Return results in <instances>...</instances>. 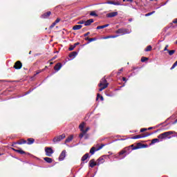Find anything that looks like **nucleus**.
I'll return each mask as SVG.
<instances>
[{
    "label": "nucleus",
    "mask_w": 177,
    "mask_h": 177,
    "mask_svg": "<svg viewBox=\"0 0 177 177\" xmlns=\"http://www.w3.org/2000/svg\"><path fill=\"white\" fill-rule=\"evenodd\" d=\"M50 66H52V64H53V62H50Z\"/></svg>",
    "instance_id": "nucleus-58"
},
{
    "label": "nucleus",
    "mask_w": 177,
    "mask_h": 177,
    "mask_svg": "<svg viewBox=\"0 0 177 177\" xmlns=\"http://www.w3.org/2000/svg\"><path fill=\"white\" fill-rule=\"evenodd\" d=\"M84 127H85V123H84V122H82V123L80 124L79 128H80L81 132L83 131Z\"/></svg>",
    "instance_id": "nucleus-29"
},
{
    "label": "nucleus",
    "mask_w": 177,
    "mask_h": 177,
    "mask_svg": "<svg viewBox=\"0 0 177 177\" xmlns=\"http://www.w3.org/2000/svg\"><path fill=\"white\" fill-rule=\"evenodd\" d=\"M77 55H78V53H77V51H73L69 54V57L71 59H74Z\"/></svg>",
    "instance_id": "nucleus-22"
},
{
    "label": "nucleus",
    "mask_w": 177,
    "mask_h": 177,
    "mask_svg": "<svg viewBox=\"0 0 177 177\" xmlns=\"http://www.w3.org/2000/svg\"><path fill=\"white\" fill-rule=\"evenodd\" d=\"M103 147H104V145H103V144H102L98 147H91V149H90V154L93 156V154H95V151H99V150H101V149H103Z\"/></svg>",
    "instance_id": "nucleus-7"
},
{
    "label": "nucleus",
    "mask_w": 177,
    "mask_h": 177,
    "mask_svg": "<svg viewBox=\"0 0 177 177\" xmlns=\"http://www.w3.org/2000/svg\"><path fill=\"white\" fill-rule=\"evenodd\" d=\"M88 131H89V127H86V129H84L79 135L80 139H82V138H84V135H85Z\"/></svg>",
    "instance_id": "nucleus-15"
},
{
    "label": "nucleus",
    "mask_w": 177,
    "mask_h": 177,
    "mask_svg": "<svg viewBox=\"0 0 177 177\" xmlns=\"http://www.w3.org/2000/svg\"><path fill=\"white\" fill-rule=\"evenodd\" d=\"M77 45H80V42L75 43V44L73 45V46H75V48Z\"/></svg>",
    "instance_id": "nucleus-52"
},
{
    "label": "nucleus",
    "mask_w": 177,
    "mask_h": 177,
    "mask_svg": "<svg viewBox=\"0 0 177 177\" xmlns=\"http://www.w3.org/2000/svg\"><path fill=\"white\" fill-rule=\"evenodd\" d=\"M104 26V28H106V27H109V24H105V25H103Z\"/></svg>",
    "instance_id": "nucleus-54"
},
{
    "label": "nucleus",
    "mask_w": 177,
    "mask_h": 177,
    "mask_svg": "<svg viewBox=\"0 0 177 177\" xmlns=\"http://www.w3.org/2000/svg\"><path fill=\"white\" fill-rule=\"evenodd\" d=\"M50 15H52V12L50 11H48L47 12L42 14L41 15V19H48L49 17V16H50Z\"/></svg>",
    "instance_id": "nucleus-14"
},
{
    "label": "nucleus",
    "mask_w": 177,
    "mask_h": 177,
    "mask_svg": "<svg viewBox=\"0 0 177 177\" xmlns=\"http://www.w3.org/2000/svg\"><path fill=\"white\" fill-rule=\"evenodd\" d=\"M84 139L86 140V139H89V134L85 133L84 134Z\"/></svg>",
    "instance_id": "nucleus-38"
},
{
    "label": "nucleus",
    "mask_w": 177,
    "mask_h": 177,
    "mask_svg": "<svg viewBox=\"0 0 177 177\" xmlns=\"http://www.w3.org/2000/svg\"><path fill=\"white\" fill-rule=\"evenodd\" d=\"M26 143H27V140H26L24 139H21L17 141L18 145H26Z\"/></svg>",
    "instance_id": "nucleus-25"
},
{
    "label": "nucleus",
    "mask_w": 177,
    "mask_h": 177,
    "mask_svg": "<svg viewBox=\"0 0 177 177\" xmlns=\"http://www.w3.org/2000/svg\"><path fill=\"white\" fill-rule=\"evenodd\" d=\"M122 81H124V82H127V77H122Z\"/></svg>",
    "instance_id": "nucleus-51"
},
{
    "label": "nucleus",
    "mask_w": 177,
    "mask_h": 177,
    "mask_svg": "<svg viewBox=\"0 0 177 177\" xmlns=\"http://www.w3.org/2000/svg\"><path fill=\"white\" fill-rule=\"evenodd\" d=\"M131 147H132V150H138L139 149H145L147 147V145L142 144V142H138L136 145H131Z\"/></svg>",
    "instance_id": "nucleus-5"
},
{
    "label": "nucleus",
    "mask_w": 177,
    "mask_h": 177,
    "mask_svg": "<svg viewBox=\"0 0 177 177\" xmlns=\"http://www.w3.org/2000/svg\"><path fill=\"white\" fill-rule=\"evenodd\" d=\"M116 34H120L121 35H125V34H131V30L128 28H119L115 31Z\"/></svg>",
    "instance_id": "nucleus-6"
},
{
    "label": "nucleus",
    "mask_w": 177,
    "mask_h": 177,
    "mask_svg": "<svg viewBox=\"0 0 177 177\" xmlns=\"http://www.w3.org/2000/svg\"><path fill=\"white\" fill-rule=\"evenodd\" d=\"M93 23V19H88L87 21H84V26H91Z\"/></svg>",
    "instance_id": "nucleus-18"
},
{
    "label": "nucleus",
    "mask_w": 177,
    "mask_h": 177,
    "mask_svg": "<svg viewBox=\"0 0 177 177\" xmlns=\"http://www.w3.org/2000/svg\"><path fill=\"white\" fill-rule=\"evenodd\" d=\"M113 5L115 6H120L121 5V3L120 1H113Z\"/></svg>",
    "instance_id": "nucleus-36"
},
{
    "label": "nucleus",
    "mask_w": 177,
    "mask_h": 177,
    "mask_svg": "<svg viewBox=\"0 0 177 177\" xmlns=\"http://www.w3.org/2000/svg\"><path fill=\"white\" fill-rule=\"evenodd\" d=\"M42 71H36V74L35 75H38Z\"/></svg>",
    "instance_id": "nucleus-50"
},
{
    "label": "nucleus",
    "mask_w": 177,
    "mask_h": 177,
    "mask_svg": "<svg viewBox=\"0 0 177 177\" xmlns=\"http://www.w3.org/2000/svg\"><path fill=\"white\" fill-rule=\"evenodd\" d=\"M62 63H57L55 66H54V70H55V71H59L60 70V68H62Z\"/></svg>",
    "instance_id": "nucleus-19"
},
{
    "label": "nucleus",
    "mask_w": 177,
    "mask_h": 177,
    "mask_svg": "<svg viewBox=\"0 0 177 177\" xmlns=\"http://www.w3.org/2000/svg\"><path fill=\"white\" fill-rule=\"evenodd\" d=\"M145 131H147V129L146 128H142L140 130V132H145Z\"/></svg>",
    "instance_id": "nucleus-43"
},
{
    "label": "nucleus",
    "mask_w": 177,
    "mask_h": 177,
    "mask_svg": "<svg viewBox=\"0 0 177 177\" xmlns=\"http://www.w3.org/2000/svg\"><path fill=\"white\" fill-rule=\"evenodd\" d=\"M176 44H177V40H176Z\"/></svg>",
    "instance_id": "nucleus-62"
},
{
    "label": "nucleus",
    "mask_w": 177,
    "mask_h": 177,
    "mask_svg": "<svg viewBox=\"0 0 177 177\" xmlns=\"http://www.w3.org/2000/svg\"><path fill=\"white\" fill-rule=\"evenodd\" d=\"M77 24H85V21L81 20L77 22Z\"/></svg>",
    "instance_id": "nucleus-40"
},
{
    "label": "nucleus",
    "mask_w": 177,
    "mask_h": 177,
    "mask_svg": "<svg viewBox=\"0 0 177 177\" xmlns=\"http://www.w3.org/2000/svg\"><path fill=\"white\" fill-rule=\"evenodd\" d=\"M66 158V150H63L59 155V161H63Z\"/></svg>",
    "instance_id": "nucleus-16"
},
{
    "label": "nucleus",
    "mask_w": 177,
    "mask_h": 177,
    "mask_svg": "<svg viewBox=\"0 0 177 177\" xmlns=\"http://www.w3.org/2000/svg\"><path fill=\"white\" fill-rule=\"evenodd\" d=\"M153 13H156V11H152L151 12L145 14V17H147L149 16H151V15H153Z\"/></svg>",
    "instance_id": "nucleus-35"
},
{
    "label": "nucleus",
    "mask_w": 177,
    "mask_h": 177,
    "mask_svg": "<svg viewBox=\"0 0 177 177\" xmlns=\"http://www.w3.org/2000/svg\"><path fill=\"white\" fill-rule=\"evenodd\" d=\"M153 48L151 47V46H147V48H145V52H150V50H151Z\"/></svg>",
    "instance_id": "nucleus-32"
},
{
    "label": "nucleus",
    "mask_w": 177,
    "mask_h": 177,
    "mask_svg": "<svg viewBox=\"0 0 177 177\" xmlns=\"http://www.w3.org/2000/svg\"><path fill=\"white\" fill-rule=\"evenodd\" d=\"M65 138L66 134L62 133V135L56 136L55 137H54V138L53 139V142L55 145V143H59V142H62V140Z\"/></svg>",
    "instance_id": "nucleus-4"
},
{
    "label": "nucleus",
    "mask_w": 177,
    "mask_h": 177,
    "mask_svg": "<svg viewBox=\"0 0 177 177\" xmlns=\"http://www.w3.org/2000/svg\"><path fill=\"white\" fill-rule=\"evenodd\" d=\"M13 67H14V68H15V70H20V68H21V67H23V64L20 61H17L15 63Z\"/></svg>",
    "instance_id": "nucleus-11"
},
{
    "label": "nucleus",
    "mask_w": 177,
    "mask_h": 177,
    "mask_svg": "<svg viewBox=\"0 0 177 177\" xmlns=\"http://www.w3.org/2000/svg\"><path fill=\"white\" fill-rule=\"evenodd\" d=\"M35 142V139L30 138H28L26 143L27 145H32Z\"/></svg>",
    "instance_id": "nucleus-21"
},
{
    "label": "nucleus",
    "mask_w": 177,
    "mask_h": 177,
    "mask_svg": "<svg viewBox=\"0 0 177 177\" xmlns=\"http://www.w3.org/2000/svg\"><path fill=\"white\" fill-rule=\"evenodd\" d=\"M15 145H19V144L17 143V141L15 142H14V143L12 145V147H16V146H15Z\"/></svg>",
    "instance_id": "nucleus-46"
},
{
    "label": "nucleus",
    "mask_w": 177,
    "mask_h": 177,
    "mask_svg": "<svg viewBox=\"0 0 177 177\" xmlns=\"http://www.w3.org/2000/svg\"><path fill=\"white\" fill-rule=\"evenodd\" d=\"M60 21V18H57L55 21V24H57V23H59Z\"/></svg>",
    "instance_id": "nucleus-42"
},
{
    "label": "nucleus",
    "mask_w": 177,
    "mask_h": 177,
    "mask_svg": "<svg viewBox=\"0 0 177 177\" xmlns=\"http://www.w3.org/2000/svg\"><path fill=\"white\" fill-rule=\"evenodd\" d=\"M147 60H149V58H147L146 57H142V58H141V62L142 63H145V62H147Z\"/></svg>",
    "instance_id": "nucleus-34"
},
{
    "label": "nucleus",
    "mask_w": 177,
    "mask_h": 177,
    "mask_svg": "<svg viewBox=\"0 0 177 177\" xmlns=\"http://www.w3.org/2000/svg\"><path fill=\"white\" fill-rule=\"evenodd\" d=\"M104 3H108L109 5H114V1H108L105 2Z\"/></svg>",
    "instance_id": "nucleus-39"
},
{
    "label": "nucleus",
    "mask_w": 177,
    "mask_h": 177,
    "mask_svg": "<svg viewBox=\"0 0 177 177\" xmlns=\"http://www.w3.org/2000/svg\"><path fill=\"white\" fill-rule=\"evenodd\" d=\"M151 2H153V1H154V0H149Z\"/></svg>",
    "instance_id": "nucleus-60"
},
{
    "label": "nucleus",
    "mask_w": 177,
    "mask_h": 177,
    "mask_svg": "<svg viewBox=\"0 0 177 177\" xmlns=\"http://www.w3.org/2000/svg\"><path fill=\"white\" fill-rule=\"evenodd\" d=\"M90 16H94V17H97V14H96V12L95 11H92L91 12H90Z\"/></svg>",
    "instance_id": "nucleus-31"
},
{
    "label": "nucleus",
    "mask_w": 177,
    "mask_h": 177,
    "mask_svg": "<svg viewBox=\"0 0 177 177\" xmlns=\"http://www.w3.org/2000/svg\"><path fill=\"white\" fill-rule=\"evenodd\" d=\"M99 99H100V100L102 102H103V100H104V98L103 97V96L100 95V93L97 94V97H96V100H99Z\"/></svg>",
    "instance_id": "nucleus-28"
},
{
    "label": "nucleus",
    "mask_w": 177,
    "mask_h": 177,
    "mask_svg": "<svg viewBox=\"0 0 177 177\" xmlns=\"http://www.w3.org/2000/svg\"><path fill=\"white\" fill-rule=\"evenodd\" d=\"M29 55H31V51L29 52Z\"/></svg>",
    "instance_id": "nucleus-61"
},
{
    "label": "nucleus",
    "mask_w": 177,
    "mask_h": 177,
    "mask_svg": "<svg viewBox=\"0 0 177 177\" xmlns=\"http://www.w3.org/2000/svg\"><path fill=\"white\" fill-rule=\"evenodd\" d=\"M89 34H91V32H88L85 33V34L84 35V37H88V35H89Z\"/></svg>",
    "instance_id": "nucleus-49"
},
{
    "label": "nucleus",
    "mask_w": 177,
    "mask_h": 177,
    "mask_svg": "<svg viewBox=\"0 0 177 177\" xmlns=\"http://www.w3.org/2000/svg\"><path fill=\"white\" fill-rule=\"evenodd\" d=\"M55 26H56L55 22L53 23V24L50 25V28H53V27H55Z\"/></svg>",
    "instance_id": "nucleus-44"
},
{
    "label": "nucleus",
    "mask_w": 177,
    "mask_h": 177,
    "mask_svg": "<svg viewBox=\"0 0 177 177\" xmlns=\"http://www.w3.org/2000/svg\"><path fill=\"white\" fill-rule=\"evenodd\" d=\"M44 161H46V162H48V164H52V162H53V159L49 157L44 158Z\"/></svg>",
    "instance_id": "nucleus-20"
},
{
    "label": "nucleus",
    "mask_w": 177,
    "mask_h": 177,
    "mask_svg": "<svg viewBox=\"0 0 177 177\" xmlns=\"http://www.w3.org/2000/svg\"><path fill=\"white\" fill-rule=\"evenodd\" d=\"M164 52H165V51H167V52H168L169 50H168V48H167L166 47H165V48H164Z\"/></svg>",
    "instance_id": "nucleus-53"
},
{
    "label": "nucleus",
    "mask_w": 177,
    "mask_h": 177,
    "mask_svg": "<svg viewBox=\"0 0 177 177\" xmlns=\"http://www.w3.org/2000/svg\"><path fill=\"white\" fill-rule=\"evenodd\" d=\"M160 142V139L154 138L151 140V145H154L155 143H158Z\"/></svg>",
    "instance_id": "nucleus-30"
},
{
    "label": "nucleus",
    "mask_w": 177,
    "mask_h": 177,
    "mask_svg": "<svg viewBox=\"0 0 177 177\" xmlns=\"http://www.w3.org/2000/svg\"><path fill=\"white\" fill-rule=\"evenodd\" d=\"M173 23H174V24H177V19H174L173 20Z\"/></svg>",
    "instance_id": "nucleus-48"
},
{
    "label": "nucleus",
    "mask_w": 177,
    "mask_h": 177,
    "mask_svg": "<svg viewBox=\"0 0 177 177\" xmlns=\"http://www.w3.org/2000/svg\"><path fill=\"white\" fill-rule=\"evenodd\" d=\"M127 1V2H133V0H123V2H125Z\"/></svg>",
    "instance_id": "nucleus-47"
},
{
    "label": "nucleus",
    "mask_w": 177,
    "mask_h": 177,
    "mask_svg": "<svg viewBox=\"0 0 177 177\" xmlns=\"http://www.w3.org/2000/svg\"><path fill=\"white\" fill-rule=\"evenodd\" d=\"M82 28V25H75L73 27V30H81Z\"/></svg>",
    "instance_id": "nucleus-26"
},
{
    "label": "nucleus",
    "mask_w": 177,
    "mask_h": 177,
    "mask_svg": "<svg viewBox=\"0 0 177 177\" xmlns=\"http://www.w3.org/2000/svg\"><path fill=\"white\" fill-rule=\"evenodd\" d=\"M96 38L94 37V38H89V37H86L85 38V41H88V44L91 43V42H93V41H96Z\"/></svg>",
    "instance_id": "nucleus-27"
},
{
    "label": "nucleus",
    "mask_w": 177,
    "mask_h": 177,
    "mask_svg": "<svg viewBox=\"0 0 177 177\" xmlns=\"http://www.w3.org/2000/svg\"><path fill=\"white\" fill-rule=\"evenodd\" d=\"M96 165H97V160L95 161V159H91L89 161V167H91V168H93L96 167Z\"/></svg>",
    "instance_id": "nucleus-12"
},
{
    "label": "nucleus",
    "mask_w": 177,
    "mask_h": 177,
    "mask_svg": "<svg viewBox=\"0 0 177 177\" xmlns=\"http://www.w3.org/2000/svg\"><path fill=\"white\" fill-rule=\"evenodd\" d=\"M176 133L175 131H166L165 133H160L159 136H158V139H160V140H162L163 139H171V135Z\"/></svg>",
    "instance_id": "nucleus-2"
},
{
    "label": "nucleus",
    "mask_w": 177,
    "mask_h": 177,
    "mask_svg": "<svg viewBox=\"0 0 177 177\" xmlns=\"http://www.w3.org/2000/svg\"><path fill=\"white\" fill-rule=\"evenodd\" d=\"M0 156H2V154H1V153H0Z\"/></svg>",
    "instance_id": "nucleus-63"
},
{
    "label": "nucleus",
    "mask_w": 177,
    "mask_h": 177,
    "mask_svg": "<svg viewBox=\"0 0 177 177\" xmlns=\"http://www.w3.org/2000/svg\"><path fill=\"white\" fill-rule=\"evenodd\" d=\"M75 48V47L74 46H71L68 48V50H74V49Z\"/></svg>",
    "instance_id": "nucleus-41"
},
{
    "label": "nucleus",
    "mask_w": 177,
    "mask_h": 177,
    "mask_svg": "<svg viewBox=\"0 0 177 177\" xmlns=\"http://www.w3.org/2000/svg\"><path fill=\"white\" fill-rule=\"evenodd\" d=\"M88 158H89V153H86L82 156L81 160L84 162V161H86Z\"/></svg>",
    "instance_id": "nucleus-23"
},
{
    "label": "nucleus",
    "mask_w": 177,
    "mask_h": 177,
    "mask_svg": "<svg viewBox=\"0 0 177 177\" xmlns=\"http://www.w3.org/2000/svg\"><path fill=\"white\" fill-rule=\"evenodd\" d=\"M128 154H129V147H125L118 153V158L122 160V158H125Z\"/></svg>",
    "instance_id": "nucleus-1"
},
{
    "label": "nucleus",
    "mask_w": 177,
    "mask_h": 177,
    "mask_svg": "<svg viewBox=\"0 0 177 177\" xmlns=\"http://www.w3.org/2000/svg\"><path fill=\"white\" fill-rule=\"evenodd\" d=\"M129 21H132V19H129Z\"/></svg>",
    "instance_id": "nucleus-59"
},
{
    "label": "nucleus",
    "mask_w": 177,
    "mask_h": 177,
    "mask_svg": "<svg viewBox=\"0 0 177 177\" xmlns=\"http://www.w3.org/2000/svg\"><path fill=\"white\" fill-rule=\"evenodd\" d=\"M177 123V119L174 122L173 124H176Z\"/></svg>",
    "instance_id": "nucleus-56"
},
{
    "label": "nucleus",
    "mask_w": 177,
    "mask_h": 177,
    "mask_svg": "<svg viewBox=\"0 0 177 177\" xmlns=\"http://www.w3.org/2000/svg\"><path fill=\"white\" fill-rule=\"evenodd\" d=\"M147 131H150L151 129H156V127H149L148 129H147Z\"/></svg>",
    "instance_id": "nucleus-45"
},
{
    "label": "nucleus",
    "mask_w": 177,
    "mask_h": 177,
    "mask_svg": "<svg viewBox=\"0 0 177 177\" xmlns=\"http://www.w3.org/2000/svg\"><path fill=\"white\" fill-rule=\"evenodd\" d=\"M103 28H104V25H102V26H98L96 28V30H102V29H103Z\"/></svg>",
    "instance_id": "nucleus-37"
},
{
    "label": "nucleus",
    "mask_w": 177,
    "mask_h": 177,
    "mask_svg": "<svg viewBox=\"0 0 177 177\" xmlns=\"http://www.w3.org/2000/svg\"><path fill=\"white\" fill-rule=\"evenodd\" d=\"M167 52H168L169 56H172V55H174V53H175L176 50H169Z\"/></svg>",
    "instance_id": "nucleus-33"
},
{
    "label": "nucleus",
    "mask_w": 177,
    "mask_h": 177,
    "mask_svg": "<svg viewBox=\"0 0 177 177\" xmlns=\"http://www.w3.org/2000/svg\"><path fill=\"white\" fill-rule=\"evenodd\" d=\"M56 57H57L56 56L53 57L51 60H55V59H56Z\"/></svg>",
    "instance_id": "nucleus-55"
},
{
    "label": "nucleus",
    "mask_w": 177,
    "mask_h": 177,
    "mask_svg": "<svg viewBox=\"0 0 177 177\" xmlns=\"http://www.w3.org/2000/svg\"><path fill=\"white\" fill-rule=\"evenodd\" d=\"M98 86L100 87L99 88L100 92H102V91L106 89V88L109 86V83L107 82V80H106V78L104 77L100 80V84H98Z\"/></svg>",
    "instance_id": "nucleus-3"
},
{
    "label": "nucleus",
    "mask_w": 177,
    "mask_h": 177,
    "mask_svg": "<svg viewBox=\"0 0 177 177\" xmlns=\"http://www.w3.org/2000/svg\"><path fill=\"white\" fill-rule=\"evenodd\" d=\"M165 48H166L167 49H168V45H167Z\"/></svg>",
    "instance_id": "nucleus-57"
},
{
    "label": "nucleus",
    "mask_w": 177,
    "mask_h": 177,
    "mask_svg": "<svg viewBox=\"0 0 177 177\" xmlns=\"http://www.w3.org/2000/svg\"><path fill=\"white\" fill-rule=\"evenodd\" d=\"M115 16H118V12H112L106 14V17L109 18L115 17Z\"/></svg>",
    "instance_id": "nucleus-13"
},
{
    "label": "nucleus",
    "mask_w": 177,
    "mask_h": 177,
    "mask_svg": "<svg viewBox=\"0 0 177 177\" xmlns=\"http://www.w3.org/2000/svg\"><path fill=\"white\" fill-rule=\"evenodd\" d=\"M74 138V136H69L65 140V143H70V142H71V140H73V139Z\"/></svg>",
    "instance_id": "nucleus-24"
},
{
    "label": "nucleus",
    "mask_w": 177,
    "mask_h": 177,
    "mask_svg": "<svg viewBox=\"0 0 177 177\" xmlns=\"http://www.w3.org/2000/svg\"><path fill=\"white\" fill-rule=\"evenodd\" d=\"M45 153L47 157H52V154L53 153V149H52V147H46Z\"/></svg>",
    "instance_id": "nucleus-9"
},
{
    "label": "nucleus",
    "mask_w": 177,
    "mask_h": 177,
    "mask_svg": "<svg viewBox=\"0 0 177 177\" xmlns=\"http://www.w3.org/2000/svg\"><path fill=\"white\" fill-rule=\"evenodd\" d=\"M107 157H109V156H105V155L100 157L97 160V166L100 165L101 164H103L104 162V161H105V158H107Z\"/></svg>",
    "instance_id": "nucleus-10"
},
{
    "label": "nucleus",
    "mask_w": 177,
    "mask_h": 177,
    "mask_svg": "<svg viewBox=\"0 0 177 177\" xmlns=\"http://www.w3.org/2000/svg\"><path fill=\"white\" fill-rule=\"evenodd\" d=\"M13 151H15L16 153H19V154H27V152L23 151L21 149H16L15 148H11Z\"/></svg>",
    "instance_id": "nucleus-17"
},
{
    "label": "nucleus",
    "mask_w": 177,
    "mask_h": 177,
    "mask_svg": "<svg viewBox=\"0 0 177 177\" xmlns=\"http://www.w3.org/2000/svg\"><path fill=\"white\" fill-rule=\"evenodd\" d=\"M150 135H153V133H145L144 134H140L137 136H134L131 137V139H141V138H147V136H150Z\"/></svg>",
    "instance_id": "nucleus-8"
}]
</instances>
